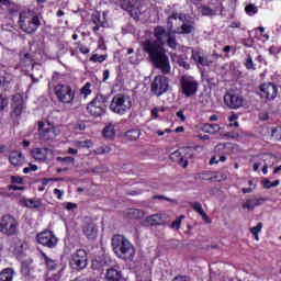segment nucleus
Segmentation results:
<instances>
[{
  "mask_svg": "<svg viewBox=\"0 0 281 281\" xmlns=\"http://www.w3.org/2000/svg\"><path fill=\"white\" fill-rule=\"evenodd\" d=\"M77 45H79V52H80V54L87 55V54H89V52H91V49H89V47H87V46L80 44V42L77 43Z\"/></svg>",
  "mask_w": 281,
  "mask_h": 281,
  "instance_id": "59",
  "label": "nucleus"
},
{
  "mask_svg": "<svg viewBox=\"0 0 281 281\" xmlns=\"http://www.w3.org/2000/svg\"><path fill=\"white\" fill-rule=\"evenodd\" d=\"M105 279L108 281H122V271L115 268H110L106 270Z\"/></svg>",
  "mask_w": 281,
  "mask_h": 281,
  "instance_id": "29",
  "label": "nucleus"
},
{
  "mask_svg": "<svg viewBox=\"0 0 281 281\" xmlns=\"http://www.w3.org/2000/svg\"><path fill=\"white\" fill-rule=\"evenodd\" d=\"M21 273L23 276H30V265L27 263H22L21 265Z\"/></svg>",
  "mask_w": 281,
  "mask_h": 281,
  "instance_id": "57",
  "label": "nucleus"
},
{
  "mask_svg": "<svg viewBox=\"0 0 281 281\" xmlns=\"http://www.w3.org/2000/svg\"><path fill=\"white\" fill-rule=\"evenodd\" d=\"M37 131L40 135V139L42 142H52L56 139L57 135L56 134V127L52 125V123L45 124L43 121L37 122Z\"/></svg>",
  "mask_w": 281,
  "mask_h": 281,
  "instance_id": "11",
  "label": "nucleus"
},
{
  "mask_svg": "<svg viewBox=\"0 0 281 281\" xmlns=\"http://www.w3.org/2000/svg\"><path fill=\"white\" fill-rule=\"evenodd\" d=\"M191 60L194 61L199 68L210 67V65H212V59L201 50H192Z\"/></svg>",
  "mask_w": 281,
  "mask_h": 281,
  "instance_id": "18",
  "label": "nucleus"
},
{
  "mask_svg": "<svg viewBox=\"0 0 281 281\" xmlns=\"http://www.w3.org/2000/svg\"><path fill=\"white\" fill-rule=\"evenodd\" d=\"M25 109V101L21 94H14L11 103V117H21Z\"/></svg>",
  "mask_w": 281,
  "mask_h": 281,
  "instance_id": "15",
  "label": "nucleus"
},
{
  "mask_svg": "<svg viewBox=\"0 0 281 281\" xmlns=\"http://www.w3.org/2000/svg\"><path fill=\"white\" fill-rule=\"evenodd\" d=\"M172 281H191V280H190V277H188V276H181V274H179V276H176V277L172 279Z\"/></svg>",
  "mask_w": 281,
  "mask_h": 281,
  "instance_id": "60",
  "label": "nucleus"
},
{
  "mask_svg": "<svg viewBox=\"0 0 281 281\" xmlns=\"http://www.w3.org/2000/svg\"><path fill=\"white\" fill-rule=\"evenodd\" d=\"M31 155L36 161H47V155H49V148L35 147L31 149Z\"/></svg>",
  "mask_w": 281,
  "mask_h": 281,
  "instance_id": "23",
  "label": "nucleus"
},
{
  "mask_svg": "<svg viewBox=\"0 0 281 281\" xmlns=\"http://www.w3.org/2000/svg\"><path fill=\"white\" fill-rule=\"evenodd\" d=\"M76 207H78L77 203L68 202L66 204V210H68V212H71L72 210H76Z\"/></svg>",
  "mask_w": 281,
  "mask_h": 281,
  "instance_id": "63",
  "label": "nucleus"
},
{
  "mask_svg": "<svg viewBox=\"0 0 281 281\" xmlns=\"http://www.w3.org/2000/svg\"><path fill=\"white\" fill-rule=\"evenodd\" d=\"M89 265V256L87 255V250L77 249L70 256V267L72 269H77V271H82V269H87Z\"/></svg>",
  "mask_w": 281,
  "mask_h": 281,
  "instance_id": "9",
  "label": "nucleus"
},
{
  "mask_svg": "<svg viewBox=\"0 0 281 281\" xmlns=\"http://www.w3.org/2000/svg\"><path fill=\"white\" fill-rule=\"evenodd\" d=\"M9 190H13V192H16L19 190H25V187H19L16 184L9 186Z\"/></svg>",
  "mask_w": 281,
  "mask_h": 281,
  "instance_id": "64",
  "label": "nucleus"
},
{
  "mask_svg": "<svg viewBox=\"0 0 281 281\" xmlns=\"http://www.w3.org/2000/svg\"><path fill=\"white\" fill-rule=\"evenodd\" d=\"M166 44L170 49H177V37L170 33L167 37Z\"/></svg>",
  "mask_w": 281,
  "mask_h": 281,
  "instance_id": "40",
  "label": "nucleus"
},
{
  "mask_svg": "<svg viewBox=\"0 0 281 281\" xmlns=\"http://www.w3.org/2000/svg\"><path fill=\"white\" fill-rule=\"evenodd\" d=\"M168 89H170V79L164 75L156 76L150 83V91L157 98L168 93Z\"/></svg>",
  "mask_w": 281,
  "mask_h": 281,
  "instance_id": "7",
  "label": "nucleus"
},
{
  "mask_svg": "<svg viewBox=\"0 0 281 281\" xmlns=\"http://www.w3.org/2000/svg\"><path fill=\"white\" fill-rule=\"evenodd\" d=\"M200 216H202V221H204V223H207L209 225L212 223V218H210V216H207V213H205V211H203Z\"/></svg>",
  "mask_w": 281,
  "mask_h": 281,
  "instance_id": "61",
  "label": "nucleus"
},
{
  "mask_svg": "<svg viewBox=\"0 0 281 281\" xmlns=\"http://www.w3.org/2000/svg\"><path fill=\"white\" fill-rule=\"evenodd\" d=\"M190 205L193 212H196L198 214H203V212H205L201 202H192Z\"/></svg>",
  "mask_w": 281,
  "mask_h": 281,
  "instance_id": "46",
  "label": "nucleus"
},
{
  "mask_svg": "<svg viewBox=\"0 0 281 281\" xmlns=\"http://www.w3.org/2000/svg\"><path fill=\"white\" fill-rule=\"evenodd\" d=\"M170 159L173 161H177L179 166H182L183 168H188V159H184V157L181 155V151L176 150L170 155Z\"/></svg>",
  "mask_w": 281,
  "mask_h": 281,
  "instance_id": "31",
  "label": "nucleus"
},
{
  "mask_svg": "<svg viewBox=\"0 0 281 281\" xmlns=\"http://www.w3.org/2000/svg\"><path fill=\"white\" fill-rule=\"evenodd\" d=\"M183 218H186V215H180L179 217H177V218L171 223L172 229H181V221H183Z\"/></svg>",
  "mask_w": 281,
  "mask_h": 281,
  "instance_id": "47",
  "label": "nucleus"
},
{
  "mask_svg": "<svg viewBox=\"0 0 281 281\" xmlns=\"http://www.w3.org/2000/svg\"><path fill=\"white\" fill-rule=\"evenodd\" d=\"M22 204L24 207H29V210H38V207H43V201L41 199H23Z\"/></svg>",
  "mask_w": 281,
  "mask_h": 281,
  "instance_id": "26",
  "label": "nucleus"
},
{
  "mask_svg": "<svg viewBox=\"0 0 281 281\" xmlns=\"http://www.w3.org/2000/svg\"><path fill=\"white\" fill-rule=\"evenodd\" d=\"M181 27V20H179V13H172L167 19V30L171 34H177V30Z\"/></svg>",
  "mask_w": 281,
  "mask_h": 281,
  "instance_id": "20",
  "label": "nucleus"
},
{
  "mask_svg": "<svg viewBox=\"0 0 281 281\" xmlns=\"http://www.w3.org/2000/svg\"><path fill=\"white\" fill-rule=\"evenodd\" d=\"M121 8L122 10H125V12H128L132 19H139V14H142V5L134 4L131 0H123L121 2Z\"/></svg>",
  "mask_w": 281,
  "mask_h": 281,
  "instance_id": "19",
  "label": "nucleus"
},
{
  "mask_svg": "<svg viewBox=\"0 0 281 281\" xmlns=\"http://www.w3.org/2000/svg\"><path fill=\"white\" fill-rule=\"evenodd\" d=\"M82 234L88 240L98 238V225L95 223H87L82 226Z\"/></svg>",
  "mask_w": 281,
  "mask_h": 281,
  "instance_id": "21",
  "label": "nucleus"
},
{
  "mask_svg": "<svg viewBox=\"0 0 281 281\" xmlns=\"http://www.w3.org/2000/svg\"><path fill=\"white\" fill-rule=\"evenodd\" d=\"M180 92L186 98H194L199 92V81L192 76L183 75L180 78Z\"/></svg>",
  "mask_w": 281,
  "mask_h": 281,
  "instance_id": "5",
  "label": "nucleus"
},
{
  "mask_svg": "<svg viewBox=\"0 0 281 281\" xmlns=\"http://www.w3.org/2000/svg\"><path fill=\"white\" fill-rule=\"evenodd\" d=\"M80 94L87 98L91 95V82H86L85 86L80 89Z\"/></svg>",
  "mask_w": 281,
  "mask_h": 281,
  "instance_id": "44",
  "label": "nucleus"
},
{
  "mask_svg": "<svg viewBox=\"0 0 281 281\" xmlns=\"http://www.w3.org/2000/svg\"><path fill=\"white\" fill-rule=\"evenodd\" d=\"M104 267H106V260L102 258H95L91 262V268L93 269V271H102Z\"/></svg>",
  "mask_w": 281,
  "mask_h": 281,
  "instance_id": "36",
  "label": "nucleus"
},
{
  "mask_svg": "<svg viewBox=\"0 0 281 281\" xmlns=\"http://www.w3.org/2000/svg\"><path fill=\"white\" fill-rule=\"evenodd\" d=\"M0 232L5 236H16L19 222L10 214L3 215L0 221Z\"/></svg>",
  "mask_w": 281,
  "mask_h": 281,
  "instance_id": "8",
  "label": "nucleus"
},
{
  "mask_svg": "<svg viewBox=\"0 0 281 281\" xmlns=\"http://www.w3.org/2000/svg\"><path fill=\"white\" fill-rule=\"evenodd\" d=\"M10 179L12 184L18 183L19 186H23V178L19 176H11Z\"/></svg>",
  "mask_w": 281,
  "mask_h": 281,
  "instance_id": "55",
  "label": "nucleus"
},
{
  "mask_svg": "<svg viewBox=\"0 0 281 281\" xmlns=\"http://www.w3.org/2000/svg\"><path fill=\"white\" fill-rule=\"evenodd\" d=\"M123 137H125V139H128V142H137V139L142 137V131H139V128L128 130L123 134Z\"/></svg>",
  "mask_w": 281,
  "mask_h": 281,
  "instance_id": "30",
  "label": "nucleus"
},
{
  "mask_svg": "<svg viewBox=\"0 0 281 281\" xmlns=\"http://www.w3.org/2000/svg\"><path fill=\"white\" fill-rule=\"evenodd\" d=\"M57 161H61L63 164H74L76 161V158L71 156L57 157Z\"/></svg>",
  "mask_w": 281,
  "mask_h": 281,
  "instance_id": "51",
  "label": "nucleus"
},
{
  "mask_svg": "<svg viewBox=\"0 0 281 281\" xmlns=\"http://www.w3.org/2000/svg\"><path fill=\"white\" fill-rule=\"evenodd\" d=\"M41 256L45 262L47 271H56L58 269V262L47 256V254L41 251Z\"/></svg>",
  "mask_w": 281,
  "mask_h": 281,
  "instance_id": "28",
  "label": "nucleus"
},
{
  "mask_svg": "<svg viewBox=\"0 0 281 281\" xmlns=\"http://www.w3.org/2000/svg\"><path fill=\"white\" fill-rule=\"evenodd\" d=\"M244 66L246 67V69H248V71H256V64H254V58L250 54L247 55L244 61Z\"/></svg>",
  "mask_w": 281,
  "mask_h": 281,
  "instance_id": "38",
  "label": "nucleus"
},
{
  "mask_svg": "<svg viewBox=\"0 0 281 281\" xmlns=\"http://www.w3.org/2000/svg\"><path fill=\"white\" fill-rule=\"evenodd\" d=\"M41 14L34 10L22 11L19 14L18 25L24 34H36L41 27Z\"/></svg>",
  "mask_w": 281,
  "mask_h": 281,
  "instance_id": "3",
  "label": "nucleus"
},
{
  "mask_svg": "<svg viewBox=\"0 0 281 281\" xmlns=\"http://www.w3.org/2000/svg\"><path fill=\"white\" fill-rule=\"evenodd\" d=\"M237 120H238V114L233 112L232 115L228 116L229 126H234L235 128H238L240 124L238 123Z\"/></svg>",
  "mask_w": 281,
  "mask_h": 281,
  "instance_id": "43",
  "label": "nucleus"
},
{
  "mask_svg": "<svg viewBox=\"0 0 281 281\" xmlns=\"http://www.w3.org/2000/svg\"><path fill=\"white\" fill-rule=\"evenodd\" d=\"M177 117H179V120H181V122H186V120H188V117L186 116V114H183V110H180L176 113Z\"/></svg>",
  "mask_w": 281,
  "mask_h": 281,
  "instance_id": "62",
  "label": "nucleus"
},
{
  "mask_svg": "<svg viewBox=\"0 0 281 281\" xmlns=\"http://www.w3.org/2000/svg\"><path fill=\"white\" fill-rule=\"evenodd\" d=\"M76 146H78V148H91V146H93V143L89 139H87V140H77Z\"/></svg>",
  "mask_w": 281,
  "mask_h": 281,
  "instance_id": "45",
  "label": "nucleus"
},
{
  "mask_svg": "<svg viewBox=\"0 0 281 281\" xmlns=\"http://www.w3.org/2000/svg\"><path fill=\"white\" fill-rule=\"evenodd\" d=\"M20 67H24V69H27V67H34V59L30 53H25L24 56L21 57Z\"/></svg>",
  "mask_w": 281,
  "mask_h": 281,
  "instance_id": "34",
  "label": "nucleus"
},
{
  "mask_svg": "<svg viewBox=\"0 0 281 281\" xmlns=\"http://www.w3.org/2000/svg\"><path fill=\"white\" fill-rule=\"evenodd\" d=\"M10 101L8 100V97H4L3 94L0 93V111H5V108Z\"/></svg>",
  "mask_w": 281,
  "mask_h": 281,
  "instance_id": "49",
  "label": "nucleus"
},
{
  "mask_svg": "<svg viewBox=\"0 0 281 281\" xmlns=\"http://www.w3.org/2000/svg\"><path fill=\"white\" fill-rule=\"evenodd\" d=\"M218 12H223V0H211L209 5L202 7L204 16H216Z\"/></svg>",
  "mask_w": 281,
  "mask_h": 281,
  "instance_id": "16",
  "label": "nucleus"
},
{
  "mask_svg": "<svg viewBox=\"0 0 281 281\" xmlns=\"http://www.w3.org/2000/svg\"><path fill=\"white\" fill-rule=\"evenodd\" d=\"M87 111L93 117H102L106 113V97L99 94L88 105Z\"/></svg>",
  "mask_w": 281,
  "mask_h": 281,
  "instance_id": "6",
  "label": "nucleus"
},
{
  "mask_svg": "<svg viewBox=\"0 0 281 281\" xmlns=\"http://www.w3.org/2000/svg\"><path fill=\"white\" fill-rule=\"evenodd\" d=\"M202 131L204 133H209L210 135H216V133H218V131H221V125L212 124V123H205L202 126Z\"/></svg>",
  "mask_w": 281,
  "mask_h": 281,
  "instance_id": "33",
  "label": "nucleus"
},
{
  "mask_svg": "<svg viewBox=\"0 0 281 281\" xmlns=\"http://www.w3.org/2000/svg\"><path fill=\"white\" fill-rule=\"evenodd\" d=\"M269 53L272 54L273 56H278V54L281 53V46H278V45L270 46Z\"/></svg>",
  "mask_w": 281,
  "mask_h": 281,
  "instance_id": "54",
  "label": "nucleus"
},
{
  "mask_svg": "<svg viewBox=\"0 0 281 281\" xmlns=\"http://www.w3.org/2000/svg\"><path fill=\"white\" fill-rule=\"evenodd\" d=\"M57 100L63 104H71L76 98V92L67 85H58L55 87Z\"/></svg>",
  "mask_w": 281,
  "mask_h": 281,
  "instance_id": "10",
  "label": "nucleus"
},
{
  "mask_svg": "<svg viewBox=\"0 0 281 281\" xmlns=\"http://www.w3.org/2000/svg\"><path fill=\"white\" fill-rule=\"evenodd\" d=\"M170 31L166 27L158 25L154 29V37L156 41L146 40L143 43V52L147 54L150 63L156 69H159L162 76L170 74V58L166 54V48L161 45H166L168 36H170Z\"/></svg>",
  "mask_w": 281,
  "mask_h": 281,
  "instance_id": "1",
  "label": "nucleus"
},
{
  "mask_svg": "<svg viewBox=\"0 0 281 281\" xmlns=\"http://www.w3.org/2000/svg\"><path fill=\"white\" fill-rule=\"evenodd\" d=\"M106 58H109V55H98V54H93L89 60L90 63H104V60H106Z\"/></svg>",
  "mask_w": 281,
  "mask_h": 281,
  "instance_id": "41",
  "label": "nucleus"
},
{
  "mask_svg": "<svg viewBox=\"0 0 281 281\" xmlns=\"http://www.w3.org/2000/svg\"><path fill=\"white\" fill-rule=\"evenodd\" d=\"M12 280H14V269L4 268L0 272V281H12Z\"/></svg>",
  "mask_w": 281,
  "mask_h": 281,
  "instance_id": "35",
  "label": "nucleus"
},
{
  "mask_svg": "<svg viewBox=\"0 0 281 281\" xmlns=\"http://www.w3.org/2000/svg\"><path fill=\"white\" fill-rule=\"evenodd\" d=\"M259 95L263 100H276L278 97V86L272 82L262 83L259 87Z\"/></svg>",
  "mask_w": 281,
  "mask_h": 281,
  "instance_id": "14",
  "label": "nucleus"
},
{
  "mask_svg": "<svg viewBox=\"0 0 281 281\" xmlns=\"http://www.w3.org/2000/svg\"><path fill=\"white\" fill-rule=\"evenodd\" d=\"M245 12L248 16H255V14H258V7H256V4H247L245 7Z\"/></svg>",
  "mask_w": 281,
  "mask_h": 281,
  "instance_id": "39",
  "label": "nucleus"
},
{
  "mask_svg": "<svg viewBox=\"0 0 281 281\" xmlns=\"http://www.w3.org/2000/svg\"><path fill=\"white\" fill-rule=\"evenodd\" d=\"M92 23L94 25H100L101 27H109V21H106V12L101 14L99 11H95L92 14Z\"/></svg>",
  "mask_w": 281,
  "mask_h": 281,
  "instance_id": "25",
  "label": "nucleus"
},
{
  "mask_svg": "<svg viewBox=\"0 0 281 281\" xmlns=\"http://www.w3.org/2000/svg\"><path fill=\"white\" fill-rule=\"evenodd\" d=\"M53 194H55V196H56V199H58V201H61L65 192L59 189H54Z\"/></svg>",
  "mask_w": 281,
  "mask_h": 281,
  "instance_id": "58",
  "label": "nucleus"
},
{
  "mask_svg": "<svg viewBox=\"0 0 281 281\" xmlns=\"http://www.w3.org/2000/svg\"><path fill=\"white\" fill-rule=\"evenodd\" d=\"M224 104H226L228 109L238 111V109H243V106H245V98L240 94H236L235 92H226L224 95Z\"/></svg>",
  "mask_w": 281,
  "mask_h": 281,
  "instance_id": "13",
  "label": "nucleus"
},
{
  "mask_svg": "<svg viewBox=\"0 0 281 281\" xmlns=\"http://www.w3.org/2000/svg\"><path fill=\"white\" fill-rule=\"evenodd\" d=\"M103 137L106 139H115V126L109 124L103 128Z\"/></svg>",
  "mask_w": 281,
  "mask_h": 281,
  "instance_id": "37",
  "label": "nucleus"
},
{
  "mask_svg": "<svg viewBox=\"0 0 281 281\" xmlns=\"http://www.w3.org/2000/svg\"><path fill=\"white\" fill-rule=\"evenodd\" d=\"M112 248L117 258L125 262H133L135 246L124 235L112 236Z\"/></svg>",
  "mask_w": 281,
  "mask_h": 281,
  "instance_id": "2",
  "label": "nucleus"
},
{
  "mask_svg": "<svg viewBox=\"0 0 281 281\" xmlns=\"http://www.w3.org/2000/svg\"><path fill=\"white\" fill-rule=\"evenodd\" d=\"M50 181H60L58 178H42L41 183L42 186L46 187L50 183Z\"/></svg>",
  "mask_w": 281,
  "mask_h": 281,
  "instance_id": "56",
  "label": "nucleus"
},
{
  "mask_svg": "<svg viewBox=\"0 0 281 281\" xmlns=\"http://www.w3.org/2000/svg\"><path fill=\"white\" fill-rule=\"evenodd\" d=\"M263 224L262 222H259L256 226L249 228L250 234H260L262 232Z\"/></svg>",
  "mask_w": 281,
  "mask_h": 281,
  "instance_id": "50",
  "label": "nucleus"
},
{
  "mask_svg": "<svg viewBox=\"0 0 281 281\" xmlns=\"http://www.w3.org/2000/svg\"><path fill=\"white\" fill-rule=\"evenodd\" d=\"M132 106L133 101L131 100V97L119 93L112 98L110 111H112V113H116V115H124Z\"/></svg>",
  "mask_w": 281,
  "mask_h": 281,
  "instance_id": "4",
  "label": "nucleus"
},
{
  "mask_svg": "<svg viewBox=\"0 0 281 281\" xmlns=\"http://www.w3.org/2000/svg\"><path fill=\"white\" fill-rule=\"evenodd\" d=\"M36 170H38V166L29 164V167H25L23 169V173L24 175H30V172H36Z\"/></svg>",
  "mask_w": 281,
  "mask_h": 281,
  "instance_id": "52",
  "label": "nucleus"
},
{
  "mask_svg": "<svg viewBox=\"0 0 281 281\" xmlns=\"http://www.w3.org/2000/svg\"><path fill=\"white\" fill-rule=\"evenodd\" d=\"M36 240L38 245L46 247L47 249H54L56 245H58V237L54 234V232L46 229L36 235Z\"/></svg>",
  "mask_w": 281,
  "mask_h": 281,
  "instance_id": "12",
  "label": "nucleus"
},
{
  "mask_svg": "<svg viewBox=\"0 0 281 281\" xmlns=\"http://www.w3.org/2000/svg\"><path fill=\"white\" fill-rule=\"evenodd\" d=\"M109 153H111V147H110V146H106V145L97 147V148L94 149V154H95V155H109Z\"/></svg>",
  "mask_w": 281,
  "mask_h": 281,
  "instance_id": "42",
  "label": "nucleus"
},
{
  "mask_svg": "<svg viewBox=\"0 0 281 281\" xmlns=\"http://www.w3.org/2000/svg\"><path fill=\"white\" fill-rule=\"evenodd\" d=\"M179 21H181V24L180 27L175 31L177 34H192V32H194V20L188 19L186 14H180Z\"/></svg>",
  "mask_w": 281,
  "mask_h": 281,
  "instance_id": "17",
  "label": "nucleus"
},
{
  "mask_svg": "<svg viewBox=\"0 0 281 281\" xmlns=\"http://www.w3.org/2000/svg\"><path fill=\"white\" fill-rule=\"evenodd\" d=\"M9 251L15 256V258H22L25 256V246L23 245V241L21 239H18L15 241H12Z\"/></svg>",
  "mask_w": 281,
  "mask_h": 281,
  "instance_id": "22",
  "label": "nucleus"
},
{
  "mask_svg": "<svg viewBox=\"0 0 281 281\" xmlns=\"http://www.w3.org/2000/svg\"><path fill=\"white\" fill-rule=\"evenodd\" d=\"M271 135L277 142H281V126L272 128Z\"/></svg>",
  "mask_w": 281,
  "mask_h": 281,
  "instance_id": "48",
  "label": "nucleus"
},
{
  "mask_svg": "<svg viewBox=\"0 0 281 281\" xmlns=\"http://www.w3.org/2000/svg\"><path fill=\"white\" fill-rule=\"evenodd\" d=\"M146 225H149L150 227H155L157 225H161V215L159 214H153L145 218Z\"/></svg>",
  "mask_w": 281,
  "mask_h": 281,
  "instance_id": "32",
  "label": "nucleus"
},
{
  "mask_svg": "<svg viewBox=\"0 0 281 281\" xmlns=\"http://www.w3.org/2000/svg\"><path fill=\"white\" fill-rule=\"evenodd\" d=\"M267 198H254L246 200V203L241 205L243 210H248L250 212H254L256 207H259V205H262V203H266Z\"/></svg>",
  "mask_w": 281,
  "mask_h": 281,
  "instance_id": "24",
  "label": "nucleus"
},
{
  "mask_svg": "<svg viewBox=\"0 0 281 281\" xmlns=\"http://www.w3.org/2000/svg\"><path fill=\"white\" fill-rule=\"evenodd\" d=\"M23 159H24L23 153H21L19 150H13L9 155V161H10L11 166H14V167L21 166Z\"/></svg>",
  "mask_w": 281,
  "mask_h": 281,
  "instance_id": "27",
  "label": "nucleus"
},
{
  "mask_svg": "<svg viewBox=\"0 0 281 281\" xmlns=\"http://www.w3.org/2000/svg\"><path fill=\"white\" fill-rule=\"evenodd\" d=\"M261 184L266 190H271V188H273V182H271L269 178H265L263 180H261Z\"/></svg>",
  "mask_w": 281,
  "mask_h": 281,
  "instance_id": "53",
  "label": "nucleus"
}]
</instances>
